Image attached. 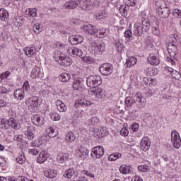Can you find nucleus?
<instances>
[{"mask_svg":"<svg viewBox=\"0 0 181 181\" xmlns=\"http://www.w3.org/2000/svg\"><path fill=\"white\" fill-rule=\"evenodd\" d=\"M68 159H70V154L60 153L57 155V162H59V163H63L64 160H67Z\"/></svg>","mask_w":181,"mask_h":181,"instance_id":"nucleus-22","label":"nucleus"},{"mask_svg":"<svg viewBox=\"0 0 181 181\" xmlns=\"http://www.w3.org/2000/svg\"><path fill=\"white\" fill-rule=\"evenodd\" d=\"M127 6H135L136 5V0H128L126 2Z\"/></svg>","mask_w":181,"mask_h":181,"instance_id":"nucleus-58","label":"nucleus"},{"mask_svg":"<svg viewBox=\"0 0 181 181\" xmlns=\"http://www.w3.org/2000/svg\"><path fill=\"white\" fill-rule=\"evenodd\" d=\"M110 33V30L107 28H102L98 31V37H105V36H108Z\"/></svg>","mask_w":181,"mask_h":181,"instance_id":"nucleus-33","label":"nucleus"},{"mask_svg":"<svg viewBox=\"0 0 181 181\" xmlns=\"http://www.w3.org/2000/svg\"><path fill=\"white\" fill-rule=\"evenodd\" d=\"M57 108L60 112H66V111H67V106H66L64 103L58 106Z\"/></svg>","mask_w":181,"mask_h":181,"instance_id":"nucleus-49","label":"nucleus"},{"mask_svg":"<svg viewBox=\"0 0 181 181\" xmlns=\"http://www.w3.org/2000/svg\"><path fill=\"white\" fill-rule=\"evenodd\" d=\"M58 63H59L61 66L69 67V66H71V64H73V59L69 56L61 54L59 56Z\"/></svg>","mask_w":181,"mask_h":181,"instance_id":"nucleus-10","label":"nucleus"},{"mask_svg":"<svg viewBox=\"0 0 181 181\" xmlns=\"http://www.w3.org/2000/svg\"><path fill=\"white\" fill-rule=\"evenodd\" d=\"M171 141L173 144L174 148L179 149L181 146V139L179 133L176 130H173L171 132Z\"/></svg>","mask_w":181,"mask_h":181,"instance_id":"nucleus-9","label":"nucleus"},{"mask_svg":"<svg viewBox=\"0 0 181 181\" xmlns=\"http://www.w3.org/2000/svg\"><path fill=\"white\" fill-rule=\"evenodd\" d=\"M138 128H139V124H138L137 123H134L132 125V129L133 132H136V131H138Z\"/></svg>","mask_w":181,"mask_h":181,"instance_id":"nucleus-60","label":"nucleus"},{"mask_svg":"<svg viewBox=\"0 0 181 181\" xmlns=\"http://www.w3.org/2000/svg\"><path fill=\"white\" fill-rule=\"evenodd\" d=\"M146 86H155L156 85V80L152 79V78H148L147 81H146Z\"/></svg>","mask_w":181,"mask_h":181,"instance_id":"nucleus-53","label":"nucleus"},{"mask_svg":"<svg viewBox=\"0 0 181 181\" xmlns=\"http://www.w3.org/2000/svg\"><path fill=\"white\" fill-rule=\"evenodd\" d=\"M61 47H64L66 49V52L72 57H80L83 56V51L76 47H69V45H61Z\"/></svg>","mask_w":181,"mask_h":181,"instance_id":"nucleus-6","label":"nucleus"},{"mask_svg":"<svg viewBox=\"0 0 181 181\" xmlns=\"http://www.w3.org/2000/svg\"><path fill=\"white\" fill-rule=\"evenodd\" d=\"M139 108L141 107H130L129 109V114H132L133 115H135V114H136V112H138L139 111Z\"/></svg>","mask_w":181,"mask_h":181,"instance_id":"nucleus-57","label":"nucleus"},{"mask_svg":"<svg viewBox=\"0 0 181 181\" xmlns=\"http://www.w3.org/2000/svg\"><path fill=\"white\" fill-rule=\"evenodd\" d=\"M49 158V154L46 151H41L39 154V157L37 158V162L38 163H44Z\"/></svg>","mask_w":181,"mask_h":181,"instance_id":"nucleus-21","label":"nucleus"},{"mask_svg":"<svg viewBox=\"0 0 181 181\" xmlns=\"http://www.w3.org/2000/svg\"><path fill=\"white\" fill-rule=\"evenodd\" d=\"M29 153H33V155H37V153H39V151L36 148H33L29 150Z\"/></svg>","mask_w":181,"mask_h":181,"instance_id":"nucleus-64","label":"nucleus"},{"mask_svg":"<svg viewBox=\"0 0 181 181\" xmlns=\"http://www.w3.org/2000/svg\"><path fill=\"white\" fill-rule=\"evenodd\" d=\"M9 74H11L9 71H6L5 73L0 74V83H2V80L8 78V77H9Z\"/></svg>","mask_w":181,"mask_h":181,"instance_id":"nucleus-51","label":"nucleus"},{"mask_svg":"<svg viewBox=\"0 0 181 181\" xmlns=\"http://www.w3.org/2000/svg\"><path fill=\"white\" fill-rule=\"evenodd\" d=\"M156 11L161 18H169L170 11L163 0H158L156 2Z\"/></svg>","mask_w":181,"mask_h":181,"instance_id":"nucleus-4","label":"nucleus"},{"mask_svg":"<svg viewBox=\"0 0 181 181\" xmlns=\"http://www.w3.org/2000/svg\"><path fill=\"white\" fill-rule=\"evenodd\" d=\"M88 35H93V36H98V30L92 25V28H90L87 33Z\"/></svg>","mask_w":181,"mask_h":181,"instance_id":"nucleus-41","label":"nucleus"},{"mask_svg":"<svg viewBox=\"0 0 181 181\" xmlns=\"http://www.w3.org/2000/svg\"><path fill=\"white\" fill-rule=\"evenodd\" d=\"M32 122L37 127H42L45 124V119L39 115H35L32 118Z\"/></svg>","mask_w":181,"mask_h":181,"instance_id":"nucleus-17","label":"nucleus"},{"mask_svg":"<svg viewBox=\"0 0 181 181\" xmlns=\"http://www.w3.org/2000/svg\"><path fill=\"white\" fill-rule=\"evenodd\" d=\"M148 62L151 64V66H158L160 61L159 60V57L158 56H155L153 54H150Z\"/></svg>","mask_w":181,"mask_h":181,"instance_id":"nucleus-19","label":"nucleus"},{"mask_svg":"<svg viewBox=\"0 0 181 181\" xmlns=\"http://www.w3.org/2000/svg\"><path fill=\"white\" fill-rule=\"evenodd\" d=\"M139 170H140V172H148V170H149V166H148L147 165H139L138 167Z\"/></svg>","mask_w":181,"mask_h":181,"instance_id":"nucleus-52","label":"nucleus"},{"mask_svg":"<svg viewBox=\"0 0 181 181\" xmlns=\"http://www.w3.org/2000/svg\"><path fill=\"white\" fill-rule=\"evenodd\" d=\"M151 29V21L148 18H144L141 23L137 22L134 24V34L136 36H141Z\"/></svg>","mask_w":181,"mask_h":181,"instance_id":"nucleus-2","label":"nucleus"},{"mask_svg":"<svg viewBox=\"0 0 181 181\" xmlns=\"http://www.w3.org/2000/svg\"><path fill=\"white\" fill-rule=\"evenodd\" d=\"M119 172L122 173V175H128V173H132L133 171L131 166L124 165L119 167Z\"/></svg>","mask_w":181,"mask_h":181,"instance_id":"nucleus-28","label":"nucleus"},{"mask_svg":"<svg viewBox=\"0 0 181 181\" xmlns=\"http://www.w3.org/2000/svg\"><path fill=\"white\" fill-rule=\"evenodd\" d=\"M100 122V119L97 117H93L88 121V125H97Z\"/></svg>","mask_w":181,"mask_h":181,"instance_id":"nucleus-37","label":"nucleus"},{"mask_svg":"<svg viewBox=\"0 0 181 181\" xmlns=\"http://www.w3.org/2000/svg\"><path fill=\"white\" fill-rule=\"evenodd\" d=\"M141 149L146 152V151H149V148H151V141L148 137H143L140 143Z\"/></svg>","mask_w":181,"mask_h":181,"instance_id":"nucleus-15","label":"nucleus"},{"mask_svg":"<svg viewBox=\"0 0 181 181\" xmlns=\"http://www.w3.org/2000/svg\"><path fill=\"white\" fill-rule=\"evenodd\" d=\"M49 176H53V179L57 176V171L54 170H49Z\"/></svg>","mask_w":181,"mask_h":181,"instance_id":"nucleus-61","label":"nucleus"},{"mask_svg":"<svg viewBox=\"0 0 181 181\" xmlns=\"http://www.w3.org/2000/svg\"><path fill=\"white\" fill-rule=\"evenodd\" d=\"M42 95L43 97H49L50 95V90H43L42 91Z\"/></svg>","mask_w":181,"mask_h":181,"instance_id":"nucleus-62","label":"nucleus"},{"mask_svg":"<svg viewBox=\"0 0 181 181\" xmlns=\"http://www.w3.org/2000/svg\"><path fill=\"white\" fill-rule=\"evenodd\" d=\"M33 30L34 33L38 35V33H40L42 32V28H40V25L39 23H35L33 26Z\"/></svg>","mask_w":181,"mask_h":181,"instance_id":"nucleus-46","label":"nucleus"},{"mask_svg":"<svg viewBox=\"0 0 181 181\" xmlns=\"http://www.w3.org/2000/svg\"><path fill=\"white\" fill-rule=\"evenodd\" d=\"M172 77L175 78V80H179L181 78V74L179 71L175 70L171 74Z\"/></svg>","mask_w":181,"mask_h":181,"instance_id":"nucleus-47","label":"nucleus"},{"mask_svg":"<svg viewBox=\"0 0 181 181\" xmlns=\"http://www.w3.org/2000/svg\"><path fill=\"white\" fill-rule=\"evenodd\" d=\"M79 152H81L82 156H87L88 155V149L83 146L80 147Z\"/></svg>","mask_w":181,"mask_h":181,"instance_id":"nucleus-48","label":"nucleus"},{"mask_svg":"<svg viewBox=\"0 0 181 181\" xmlns=\"http://www.w3.org/2000/svg\"><path fill=\"white\" fill-rule=\"evenodd\" d=\"M28 15L32 18H35L37 16V9L34 8H29Z\"/></svg>","mask_w":181,"mask_h":181,"instance_id":"nucleus-45","label":"nucleus"},{"mask_svg":"<svg viewBox=\"0 0 181 181\" xmlns=\"http://www.w3.org/2000/svg\"><path fill=\"white\" fill-rule=\"evenodd\" d=\"M119 11L120 13H122V16H128V11H127V7L121 6Z\"/></svg>","mask_w":181,"mask_h":181,"instance_id":"nucleus-42","label":"nucleus"},{"mask_svg":"<svg viewBox=\"0 0 181 181\" xmlns=\"http://www.w3.org/2000/svg\"><path fill=\"white\" fill-rule=\"evenodd\" d=\"M90 95H93L95 98H98L99 100H103L105 98V91L103 90V88L97 86L95 88H90L89 90Z\"/></svg>","mask_w":181,"mask_h":181,"instance_id":"nucleus-7","label":"nucleus"},{"mask_svg":"<svg viewBox=\"0 0 181 181\" xmlns=\"http://www.w3.org/2000/svg\"><path fill=\"white\" fill-rule=\"evenodd\" d=\"M112 69L113 67L111 64L105 63L100 66L99 71L103 76H110L112 73Z\"/></svg>","mask_w":181,"mask_h":181,"instance_id":"nucleus-11","label":"nucleus"},{"mask_svg":"<svg viewBox=\"0 0 181 181\" xmlns=\"http://www.w3.org/2000/svg\"><path fill=\"white\" fill-rule=\"evenodd\" d=\"M104 45L103 43L95 44V47L94 49L95 53H101V52H104Z\"/></svg>","mask_w":181,"mask_h":181,"instance_id":"nucleus-35","label":"nucleus"},{"mask_svg":"<svg viewBox=\"0 0 181 181\" xmlns=\"http://www.w3.org/2000/svg\"><path fill=\"white\" fill-rule=\"evenodd\" d=\"M81 59L83 62H84L85 63H88V64H91V63L94 62V59H93V57H82Z\"/></svg>","mask_w":181,"mask_h":181,"instance_id":"nucleus-39","label":"nucleus"},{"mask_svg":"<svg viewBox=\"0 0 181 181\" xmlns=\"http://www.w3.org/2000/svg\"><path fill=\"white\" fill-rule=\"evenodd\" d=\"M102 83L103 81L100 76L90 75L86 80V84L88 87L90 88H95V87H98V86H100Z\"/></svg>","mask_w":181,"mask_h":181,"instance_id":"nucleus-5","label":"nucleus"},{"mask_svg":"<svg viewBox=\"0 0 181 181\" xmlns=\"http://www.w3.org/2000/svg\"><path fill=\"white\" fill-rule=\"evenodd\" d=\"M92 104L93 102L90 100H87L86 99H80L75 101L74 107L75 108H78V107H83V108H86V107H90V105H92Z\"/></svg>","mask_w":181,"mask_h":181,"instance_id":"nucleus-14","label":"nucleus"},{"mask_svg":"<svg viewBox=\"0 0 181 181\" xmlns=\"http://www.w3.org/2000/svg\"><path fill=\"white\" fill-rule=\"evenodd\" d=\"M13 96L17 100H23L25 98V90L22 88L17 89L14 91Z\"/></svg>","mask_w":181,"mask_h":181,"instance_id":"nucleus-23","label":"nucleus"},{"mask_svg":"<svg viewBox=\"0 0 181 181\" xmlns=\"http://www.w3.org/2000/svg\"><path fill=\"white\" fill-rule=\"evenodd\" d=\"M115 47L119 53H121L124 50V44L121 43L119 40H115L114 42Z\"/></svg>","mask_w":181,"mask_h":181,"instance_id":"nucleus-32","label":"nucleus"},{"mask_svg":"<svg viewBox=\"0 0 181 181\" xmlns=\"http://www.w3.org/2000/svg\"><path fill=\"white\" fill-rule=\"evenodd\" d=\"M76 141V135L72 132H69L65 136V142L68 144H71V142H74Z\"/></svg>","mask_w":181,"mask_h":181,"instance_id":"nucleus-29","label":"nucleus"},{"mask_svg":"<svg viewBox=\"0 0 181 181\" xmlns=\"http://www.w3.org/2000/svg\"><path fill=\"white\" fill-rule=\"evenodd\" d=\"M136 62H138L136 57H129L127 60L126 63L124 64V67H132L136 64Z\"/></svg>","mask_w":181,"mask_h":181,"instance_id":"nucleus-25","label":"nucleus"},{"mask_svg":"<svg viewBox=\"0 0 181 181\" xmlns=\"http://www.w3.org/2000/svg\"><path fill=\"white\" fill-rule=\"evenodd\" d=\"M40 74H42V69H40V67L35 66L33 69L31 71L32 78H39V77H40Z\"/></svg>","mask_w":181,"mask_h":181,"instance_id":"nucleus-26","label":"nucleus"},{"mask_svg":"<svg viewBox=\"0 0 181 181\" xmlns=\"http://www.w3.org/2000/svg\"><path fill=\"white\" fill-rule=\"evenodd\" d=\"M120 134L122 135V136H128L129 131L128 129L123 128L121 129Z\"/></svg>","mask_w":181,"mask_h":181,"instance_id":"nucleus-59","label":"nucleus"},{"mask_svg":"<svg viewBox=\"0 0 181 181\" xmlns=\"http://www.w3.org/2000/svg\"><path fill=\"white\" fill-rule=\"evenodd\" d=\"M60 115H59L57 112H52L51 113V119H52L54 121H60Z\"/></svg>","mask_w":181,"mask_h":181,"instance_id":"nucleus-50","label":"nucleus"},{"mask_svg":"<svg viewBox=\"0 0 181 181\" xmlns=\"http://www.w3.org/2000/svg\"><path fill=\"white\" fill-rule=\"evenodd\" d=\"M25 160H26V158H25V156L23 155H21L16 158V162H18V163H20V165H22V163H23Z\"/></svg>","mask_w":181,"mask_h":181,"instance_id":"nucleus-55","label":"nucleus"},{"mask_svg":"<svg viewBox=\"0 0 181 181\" xmlns=\"http://www.w3.org/2000/svg\"><path fill=\"white\" fill-rule=\"evenodd\" d=\"M47 132H48V136H49V138H54V136H56L57 135L56 132H54V130L52 127H49L47 130Z\"/></svg>","mask_w":181,"mask_h":181,"instance_id":"nucleus-44","label":"nucleus"},{"mask_svg":"<svg viewBox=\"0 0 181 181\" xmlns=\"http://www.w3.org/2000/svg\"><path fill=\"white\" fill-rule=\"evenodd\" d=\"M91 24H88V25H83L81 27V29H83V32H85V33H88V32L89 31L90 29L92 28Z\"/></svg>","mask_w":181,"mask_h":181,"instance_id":"nucleus-56","label":"nucleus"},{"mask_svg":"<svg viewBox=\"0 0 181 181\" xmlns=\"http://www.w3.org/2000/svg\"><path fill=\"white\" fill-rule=\"evenodd\" d=\"M24 52L28 57H32V56H35V54H36V47L33 45L30 47L25 48Z\"/></svg>","mask_w":181,"mask_h":181,"instance_id":"nucleus-20","label":"nucleus"},{"mask_svg":"<svg viewBox=\"0 0 181 181\" xmlns=\"http://www.w3.org/2000/svg\"><path fill=\"white\" fill-rule=\"evenodd\" d=\"M69 42H70L71 45L74 46L83 43V42H84V37L80 35H71L69 37Z\"/></svg>","mask_w":181,"mask_h":181,"instance_id":"nucleus-13","label":"nucleus"},{"mask_svg":"<svg viewBox=\"0 0 181 181\" xmlns=\"http://www.w3.org/2000/svg\"><path fill=\"white\" fill-rule=\"evenodd\" d=\"M168 52L171 57H175V55L177 54V47L173 42L168 44Z\"/></svg>","mask_w":181,"mask_h":181,"instance_id":"nucleus-18","label":"nucleus"},{"mask_svg":"<svg viewBox=\"0 0 181 181\" xmlns=\"http://www.w3.org/2000/svg\"><path fill=\"white\" fill-rule=\"evenodd\" d=\"M124 36L127 37V39H130V40H132V31L131 30H127L124 33Z\"/></svg>","mask_w":181,"mask_h":181,"instance_id":"nucleus-54","label":"nucleus"},{"mask_svg":"<svg viewBox=\"0 0 181 181\" xmlns=\"http://www.w3.org/2000/svg\"><path fill=\"white\" fill-rule=\"evenodd\" d=\"M83 86V78H76L74 79L72 87L74 90H80Z\"/></svg>","mask_w":181,"mask_h":181,"instance_id":"nucleus-27","label":"nucleus"},{"mask_svg":"<svg viewBox=\"0 0 181 181\" xmlns=\"http://www.w3.org/2000/svg\"><path fill=\"white\" fill-rule=\"evenodd\" d=\"M104 147L98 146L93 148L90 156L93 158V159H99L101 156H104Z\"/></svg>","mask_w":181,"mask_h":181,"instance_id":"nucleus-12","label":"nucleus"},{"mask_svg":"<svg viewBox=\"0 0 181 181\" xmlns=\"http://www.w3.org/2000/svg\"><path fill=\"white\" fill-rule=\"evenodd\" d=\"M23 90H28V88H30V86H29V81H25L23 86Z\"/></svg>","mask_w":181,"mask_h":181,"instance_id":"nucleus-63","label":"nucleus"},{"mask_svg":"<svg viewBox=\"0 0 181 181\" xmlns=\"http://www.w3.org/2000/svg\"><path fill=\"white\" fill-rule=\"evenodd\" d=\"M0 19L4 22H8L9 19V13L5 8H0Z\"/></svg>","mask_w":181,"mask_h":181,"instance_id":"nucleus-24","label":"nucleus"},{"mask_svg":"<svg viewBox=\"0 0 181 181\" xmlns=\"http://www.w3.org/2000/svg\"><path fill=\"white\" fill-rule=\"evenodd\" d=\"M124 104L127 108H130V107H134V105H136L138 108H142L144 105H145V102L143 100V98L141 96H137L135 98L132 97H127L124 101Z\"/></svg>","mask_w":181,"mask_h":181,"instance_id":"nucleus-3","label":"nucleus"},{"mask_svg":"<svg viewBox=\"0 0 181 181\" xmlns=\"http://www.w3.org/2000/svg\"><path fill=\"white\" fill-rule=\"evenodd\" d=\"M119 158H121V154L119 153H115L109 156V160H117V159H119Z\"/></svg>","mask_w":181,"mask_h":181,"instance_id":"nucleus-43","label":"nucleus"},{"mask_svg":"<svg viewBox=\"0 0 181 181\" xmlns=\"http://www.w3.org/2000/svg\"><path fill=\"white\" fill-rule=\"evenodd\" d=\"M25 105L30 111H35V108L39 105V98L37 97H32L25 100Z\"/></svg>","mask_w":181,"mask_h":181,"instance_id":"nucleus-8","label":"nucleus"},{"mask_svg":"<svg viewBox=\"0 0 181 181\" xmlns=\"http://www.w3.org/2000/svg\"><path fill=\"white\" fill-rule=\"evenodd\" d=\"M76 175V170L74 168H69L65 171L63 176L66 177V179H71L73 176Z\"/></svg>","mask_w":181,"mask_h":181,"instance_id":"nucleus-31","label":"nucleus"},{"mask_svg":"<svg viewBox=\"0 0 181 181\" xmlns=\"http://www.w3.org/2000/svg\"><path fill=\"white\" fill-rule=\"evenodd\" d=\"M25 135H26L28 139H29L30 141H32V139L35 138V134H33V132H32V129H30V127L28 128V130L25 132Z\"/></svg>","mask_w":181,"mask_h":181,"instance_id":"nucleus-36","label":"nucleus"},{"mask_svg":"<svg viewBox=\"0 0 181 181\" xmlns=\"http://www.w3.org/2000/svg\"><path fill=\"white\" fill-rule=\"evenodd\" d=\"M79 6L83 9V11L86 10H91L93 9V4H91V0H71V1L66 2L65 6L68 9H76L77 6Z\"/></svg>","mask_w":181,"mask_h":181,"instance_id":"nucleus-1","label":"nucleus"},{"mask_svg":"<svg viewBox=\"0 0 181 181\" xmlns=\"http://www.w3.org/2000/svg\"><path fill=\"white\" fill-rule=\"evenodd\" d=\"M70 78H71V76L68 73H62L59 76V80L63 83H66V81H69Z\"/></svg>","mask_w":181,"mask_h":181,"instance_id":"nucleus-34","label":"nucleus"},{"mask_svg":"<svg viewBox=\"0 0 181 181\" xmlns=\"http://www.w3.org/2000/svg\"><path fill=\"white\" fill-rule=\"evenodd\" d=\"M96 135L98 138H104V136L107 135V132L104 131V129L100 128V129H98L96 132Z\"/></svg>","mask_w":181,"mask_h":181,"instance_id":"nucleus-38","label":"nucleus"},{"mask_svg":"<svg viewBox=\"0 0 181 181\" xmlns=\"http://www.w3.org/2000/svg\"><path fill=\"white\" fill-rule=\"evenodd\" d=\"M152 33L156 36H159L160 32L159 31V24L158 21H154L151 23Z\"/></svg>","mask_w":181,"mask_h":181,"instance_id":"nucleus-30","label":"nucleus"},{"mask_svg":"<svg viewBox=\"0 0 181 181\" xmlns=\"http://www.w3.org/2000/svg\"><path fill=\"white\" fill-rule=\"evenodd\" d=\"M8 127L18 131L21 129V122H19L18 120H16V119L11 117L8 119Z\"/></svg>","mask_w":181,"mask_h":181,"instance_id":"nucleus-16","label":"nucleus"},{"mask_svg":"<svg viewBox=\"0 0 181 181\" xmlns=\"http://www.w3.org/2000/svg\"><path fill=\"white\" fill-rule=\"evenodd\" d=\"M173 16L174 18H178L179 19H181V10L175 8L173 11Z\"/></svg>","mask_w":181,"mask_h":181,"instance_id":"nucleus-40","label":"nucleus"}]
</instances>
